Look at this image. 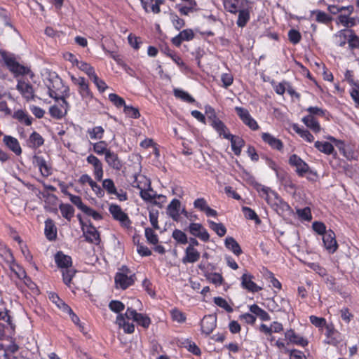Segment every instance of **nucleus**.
<instances>
[{"mask_svg": "<svg viewBox=\"0 0 359 359\" xmlns=\"http://www.w3.org/2000/svg\"><path fill=\"white\" fill-rule=\"evenodd\" d=\"M62 84V80L57 76V75H54L52 79H50L48 83H46L49 96L54 98L55 100H60L62 102L60 106L53 105L49 109L50 116L56 119L62 118L67 114L68 108V103L65 100L64 95L60 96L57 93L58 88Z\"/></svg>", "mask_w": 359, "mask_h": 359, "instance_id": "f257e3e1", "label": "nucleus"}, {"mask_svg": "<svg viewBox=\"0 0 359 359\" xmlns=\"http://www.w3.org/2000/svg\"><path fill=\"white\" fill-rule=\"evenodd\" d=\"M0 61L3 62L15 76L28 74L29 69L20 64L13 55L6 51H0Z\"/></svg>", "mask_w": 359, "mask_h": 359, "instance_id": "f03ea898", "label": "nucleus"}, {"mask_svg": "<svg viewBox=\"0 0 359 359\" xmlns=\"http://www.w3.org/2000/svg\"><path fill=\"white\" fill-rule=\"evenodd\" d=\"M135 279V275L131 273L127 266H123L114 277L116 287L126 290L134 284Z\"/></svg>", "mask_w": 359, "mask_h": 359, "instance_id": "7ed1b4c3", "label": "nucleus"}, {"mask_svg": "<svg viewBox=\"0 0 359 359\" xmlns=\"http://www.w3.org/2000/svg\"><path fill=\"white\" fill-rule=\"evenodd\" d=\"M83 235L87 242L99 245L100 243V236L97 229L90 223L88 225L84 224L83 220L80 219Z\"/></svg>", "mask_w": 359, "mask_h": 359, "instance_id": "20e7f679", "label": "nucleus"}, {"mask_svg": "<svg viewBox=\"0 0 359 359\" xmlns=\"http://www.w3.org/2000/svg\"><path fill=\"white\" fill-rule=\"evenodd\" d=\"M127 319H132L139 325L147 329L151 324V319L147 315L137 313L135 309L128 307L125 313Z\"/></svg>", "mask_w": 359, "mask_h": 359, "instance_id": "39448f33", "label": "nucleus"}, {"mask_svg": "<svg viewBox=\"0 0 359 359\" xmlns=\"http://www.w3.org/2000/svg\"><path fill=\"white\" fill-rule=\"evenodd\" d=\"M109 211L113 218L120 222V224L126 228L130 226L131 222L126 213H125L121 208L116 204L109 205Z\"/></svg>", "mask_w": 359, "mask_h": 359, "instance_id": "423d86ee", "label": "nucleus"}, {"mask_svg": "<svg viewBox=\"0 0 359 359\" xmlns=\"http://www.w3.org/2000/svg\"><path fill=\"white\" fill-rule=\"evenodd\" d=\"M288 163L291 166L295 168V171L299 176L302 177L309 171V165L297 154L291 155Z\"/></svg>", "mask_w": 359, "mask_h": 359, "instance_id": "0eeeda50", "label": "nucleus"}, {"mask_svg": "<svg viewBox=\"0 0 359 359\" xmlns=\"http://www.w3.org/2000/svg\"><path fill=\"white\" fill-rule=\"evenodd\" d=\"M235 111L243 123L248 126L251 130H257L259 129L258 123L251 116L248 109L241 107H236Z\"/></svg>", "mask_w": 359, "mask_h": 359, "instance_id": "6e6552de", "label": "nucleus"}, {"mask_svg": "<svg viewBox=\"0 0 359 359\" xmlns=\"http://www.w3.org/2000/svg\"><path fill=\"white\" fill-rule=\"evenodd\" d=\"M267 305L269 309L273 312H287L290 309L289 302L280 297H276L273 299L269 300Z\"/></svg>", "mask_w": 359, "mask_h": 359, "instance_id": "1a4fd4ad", "label": "nucleus"}, {"mask_svg": "<svg viewBox=\"0 0 359 359\" xmlns=\"http://www.w3.org/2000/svg\"><path fill=\"white\" fill-rule=\"evenodd\" d=\"M16 88L27 101L34 99L35 94L34 88L32 85L29 82L20 79L18 81Z\"/></svg>", "mask_w": 359, "mask_h": 359, "instance_id": "9d476101", "label": "nucleus"}, {"mask_svg": "<svg viewBox=\"0 0 359 359\" xmlns=\"http://www.w3.org/2000/svg\"><path fill=\"white\" fill-rule=\"evenodd\" d=\"M189 233L204 242L210 239V235L206 229L200 223H191L189 226Z\"/></svg>", "mask_w": 359, "mask_h": 359, "instance_id": "9b49d317", "label": "nucleus"}, {"mask_svg": "<svg viewBox=\"0 0 359 359\" xmlns=\"http://www.w3.org/2000/svg\"><path fill=\"white\" fill-rule=\"evenodd\" d=\"M324 246L329 253H334L338 248V244L336 241L334 232L329 229L325 234L323 236Z\"/></svg>", "mask_w": 359, "mask_h": 359, "instance_id": "f8f14e48", "label": "nucleus"}, {"mask_svg": "<svg viewBox=\"0 0 359 359\" xmlns=\"http://www.w3.org/2000/svg\"><path fill=\"white\" fill-rule=\"evenodd\" d=\"M87 162L93 166V174L97 181H101L103 175V167L100 160L95 156L90 154L86 158Z\"/></svg>", "mask_w": 359, "mask_h": 359, "instance_id": "ddd939ff", "label": "nucleus"}, {"mask_svg": "<svg viewBox=\"0 0 359 359\" xmlns=\"http://www.w3.org/2000/svg\"><path fill=\"white\" fill-rule=\"evenodd\" d=\"M217 318L214 315L205 316L201 320V331L205 335L212 332L216 327Z\"/></svg>", "mask_w": 359, "mask_h": 359, "instance_id": "4468645a", "label": "nucleus"}, {"mask_svg": "<svg viewBox=\"0 0 359 359\" xmlns=\"http://www.w3.org/2000/svg\"><path fill=\"white\" fill-rule=\"evenodd\" d=\"M248 4L247 0H223L224 9L233 14H237L238 11Z\"/></svg>", "mask_w": 359, "mask_h": 359, "instance_id": "2eb2a0df", "label": "nucleus"}, {"mask_svg": "<svg viewBox=\"0 0 359 359\" xmlns=\"http://www.w3.org/2000/svg\"><path fill=\"white\" fill-rule=\"evenodd\" d=\"M278 215H283L290 210L289 205L277 194L272 201L268 203Z\"/></svg>", "mask_w": 359, "mask_h": 359, "instance_id": "dca6fc26", "label": "nucleus"}, {"mask_svg": "<svg viewBox=\"0 0 359 359\" xmlns=\"http://www.w3.org/2000/svg\"><path fill=\"white\" fill-rule=\"evenodd\" d=\"M262 139L264 143L267 144L273 149L281 151L283 149V142L269 133H262Z\"/></svg>", "mask_w": 359, "mask_h": 359, "instance_id": "f3484780", "label": "nucleus"}, {"mask_svg": "<svg viewBox=\"0 0 359 359\" xmlns=\"http://www.w3.org/2000/svg\"><path fill=\"white\" fill-rule=\"evenodd\" d=\"M104 160L109 168L116 171L121 170L123 167L122 161L118 154L112 151H108L104 156Z\"/></svg>", "mask_w": 359, "mask_h": 359, "instance_id": "a211bd4d", "label": "nucleus"}, {"mask_svg": "<svg viewBox=\"0 0 359 359\" xmlns=\"http://www.w3.org/2000/svg\"><path fill=\"white\" fill-rule=\"evenodd\" d=\"M253 276L249 273H244L241 277V285L242 287L249 292H257L260 291L262 287L258 286L255 283L252 281Z\"/></svg>", "mask_w": 359, "mask_h": 359, "instance_id": "6ab92c4d", "label": "nucleus"}, {"mask_svg": "<svg viewBox=\"0 0 359 359\" xmlns=\"http://www.w3.org/2000/svg\"><path fill=\"white\" fill-rule=\"evenodd\" d=\"M285 337L288 340L289 343L296 344L301 346H306L308 344V341L303 337L296 334L293 330H287L285 332Z\"/></svg>", "mask_w": 359, "mask_h": 359, "instance_id": "aec40b11", "label": "nucleus"}, {"mask_svg": "<svg viewBox=\"0 0 359 359\" xmlns=\"http://www.w3.org/2000/svg\"><path fill=\"white\" fill-rule=\"evenodd\" d=\"M142 6L145 12L157 14L161 11L160 6L164 3V0H140Z\"/></svg>", "mask_w": 359, "mask_h": 359, "instance_id": "412c9836", "label": "nucleus"}, {"mask_svg": "<svg viewBox=\"0 0 359 359\" xmlns=\"http://www.w3.org/2000/svg\"><path fill=\"white\" fill-rule=\"evenodd\" d=\"M5 145L17 156L22 154V149L18 140L11 135H5L3 139Z\"/></svg>", "mask_w": 359, "mask_h": 359, "instance_id": "4be33fe9", "label": "nucleus"}, {"mask_svg": "<svg viewBox=\"0 0 359 359\" xmlns=\"http://www.w3.org/2000/svg\"><path fill=\"white\" fill-rule=\"evenodd\" d=\"M194 37V33L192 29H187L180 32L178 35L172 39V43L179 47L184 41H190Z\"/></svg>", "mask_w": 359, "mask_h": 359, "instance_id": "5701e85b", "label": "nucleus"}, {"mask_svg": "<svg viewBox=\"0 0 359 359\" xmlns=\"http://www.w3.org/2000/svg\"><path fill=\"white\" fill-rule=\"evenodd\" d=\"M55 262L57 266L61 269V270L69 268L72 264L71 257L65 255L61 251L57 252L55 254Z\"/></svg>", "mask_w": 359, "mask_h": 359, "instance_id": "b1692460", "label": "nucleus"}, {"mask_svg": "<svg viewBox=\"0 0 359 359\" xmlns=\"http://www.w3.org/2000/svg\"><path fill=\"white\" fill-rule=\"evenodd\" d=\"M201 254L195 248L191 247H187L185 250V255L182 259L183 264L195 263L200 259Z\"/></svg>", "mask_w": 359, "mask_h": 359, "instance_id": "393cba45", "label": "nucleus"}, {"mask_svg": "<svg viewBox=\"0 0 359 359\" xmlns=\"http://www.w3.org/2000/svg\"><path fill=\"white\" fill-rule=\"evenodd\" d=\"M180 201L178 199H173L168 205L167 212L168 215L176 222L180 219Z\"/></svg>", "mask_w": 359, "mask_h": 359, "instance_id": "a878e982", "label": "nucleus"}, {"mask_svg": "<svg viewBox=\"0 0 359 359\" xmlns=\"http://www.w3.org/2000/svg\"><path fill=\"white\" fill-rule=\"evenodd\" d=\"M256 190L259 193L260 197L263 198L267 203L276 197L277 194L271 190L269 187L263 186L262 184L256 185Z\"/></svg>", "mask_w": 359, "mask_h": 359, "instance_id": "bb28decb", "label": "nucleus"}, {"mask_svg": "<svg viewBox=\"0 0 359 359\" xmlns=\"http://www.w3.org/2000/svg\"><path fill=\"white\" fill-rule=\"evenodd\" d=\"M126 317L124 314H119L116 317V323L119 327L123 328L126 333L131 334L135 331V325L133 323H130L126 321Z\"/></svg>", "mask_w": 359, "mask_h": 359, "instance_id": "cd10ccee", "label": "nucleus"}, {"mask_svg": "<svg viewBox=\"0 0 359 359\" xmlns=\"http://www.w3.org/2000/svg\"><path fill=\"white\" fill-rule=\"evenodd\" d=\"M238 16L236 22L239 27H243L250 20V6L248 4L245 6L238 11Z\"/></svg>", "mask_w": 359, "mask_h": 359, "instance_id": "c85d7f7f", "label": "nucleus"}, {"mask_svg": "<svg viewBox=\"0 0 359 359\" xmlns=\"http://www.w3.org/2000/svg\"><path fill=\"white\" fill-rule=\"evenodd\" d=\"M34 163L39 168L43 176L48 177L51 174V168L43 157L35 156Z\"/></svg>", "mask_w": 359, "mask_h": 359, "instance_id": "c756f323", "label": "nucleus"}, {"mask_svg": "<svg viewBox=\"0 0 359 359\" xmlns=\"http://www.w3.org/2000/svg\"><path fill=\"white\" fill-rule=\"evenodd\" d=\"M210 126L216 130L219 136H222L225 139L230 137L231 133L229 129L220 119L211 123Z\"/></svg>", "mask_w": 359, "mask_h": 359, "instance_id": "7c9ffc66", "label": "nucleus"}, {"mask_svg": "<svg viewBox=\"0 0 359 359\" xmlns=\"http://www.w3.org/2000/svg\"><path fill=\"white\" fill-rule=\"evenodd\" d=\"M210 126L216 130L219 136H222L225 139L230 137L231 133L229 129L220 119L211 123Z\"/></svg>", "mask_w": 359, "mask_h": 359, "instance_id": "2f4dec72", "label": "nucleus"}, {"mask_svg": "<svg viewBox=\"0 0 359 359\" xmlns=\"http://www.w3.org/2000/svg\"><path fill=\"white\" fill-rule=\"evenodd\" d=\"M227 140L231 141V149L234 154L236 156L240 155L241 149L244 146L243 140L238 136H235L231 134L230 135V137L227 138Z\"/></svg>", "mask_w": 359, "mask_h": 359, "instance_id": "473e14b6", "label": "nucleus"}, {"mask_svg": "<svg viewBox=\"0 0 359 359\" xmlns=\"http://www.w3.org/2000/svg\"><path fill=\"white\" fill-rule=\"evenodd\" d=\"M304 123L315 133L320 131L321 127L318 121L311 115H307L302 118Z\"/></svg>", "mask_w": 359, "mask_h": 359, "instance_id": "72a5a7b5", "label": "nucleus"}, {"mask_svg": "<svg viewBox=\"0 0 359 359\" xmlns=\"http://www.w3.org/2000/svg\"><path fill=\"white\" fill-rule=\"evenodd\" d=\"M45 235L49 241H53L56 238L57 229L53 220L48 219L45 222Z\"/></svg>", "mask_w": 359, "mask_h": 359, "instance_id": "f704fd0d", "label": "nucleus"}, {"mask_svg": "<svg viewBox=\"0 0 359 359\" xmlns=\"http://www.w3.org/2000/svg\"><path fill=\"white\" fill-rule=\"evenodd\" d=\"M44 140L42 136L36 132H33L28 140V147L36 149L43 144Z\"/></svg>", "mask_w": 359, "mask_h": 359, "instance_id": "c9c22d12", "label": "nucleus"}, {"mask_svg": "<svg viewBox=\"0 0 359 359\" xmlns=\"http://www.w3.org/2000/svg\"><path fill=\"white\" fill-rule=\"evenodd\" d=\"M225 246L229 250L232 251L236 255L242 253V250L238 242L233 237H226L225 239Z\"/></svg>", "mask_w": 359, "mask_h": 359, "instance_id": "e433bc0d", "label": "nucleus"}, {"mask_svg": "<svg viewBox=\"0 0 359 359\" xmlns=\"http://www.w3.org/2000/svg\"><path fill=\"white\" fill-rule=\"evenodd\" d=\"M314 146L319 151L327 155L332 154L334 151L333 145L328 142L316 141Z\"/></svg>", "mask_w": 359, "mask_h": 359, "instance_id": "4c0bfd02", "label": "nucleus"}, {"mask_svg": "<svg viewBox=\"0 0 359 359\" xmlns=\"http://www.w3.org/2000/svg\"><path fill=\"white\" fill-rule=\"evenodd\" d=\"M292 129L307 142L311 143L314 141V137L308 130L299 128L297 124H293Z\"/></svg>", "mask_w": 359, "mask_h": 359, "instance_id": "58836bf2", "label": "nucleus"}, {"mask_svg": "<svg viewBox=\"0 0 359 359\" xmlns=\"http://www.w3.org/2000/svg\"><path fill=\"white\" fill-rule=\"evenodd\" d=\"M177 8L181 15H188L189 13L197 11V4L196 2H192V4H186L185 5L178 4Z\"/></svg>", "mask_w": 359, "mask_h": 359, "instance_id": "ea45409f", "label": "nucleus"}, {"mask_svg": "<svg viewBox=\"0 0 359 359\" xmlns=\"http://www.w3.org/2000/svg\"><path fill=\"white\" fill-rule=\"evenodd\" d=\"M251 313L259 317L262 320H269L270 316L266 311L258 306L257 304H253L250 306Z\"/></svg>", "mask_w": 359, "mask_h": 359, "instance_id": "a19ab883", "label": "nucleus"}, {"mask_svg": "<svg viewBox=\"0 0 359 359\" xmlns=\"http://www.w3.org/2000/svg\"><path fill=\"white\" fill-rule=\"evenodd\" d=\"M10 259H11V264H10V269L12 271H13L18 278L20 279H23L27 278L25 271L18 264H16L13 259V256L10 254Z\"/></svg>", "mask_w": 359, "mask_h": 359, "instance_id": "79ce46f5", "label": "nucleus"}, {"mask_svg": "<svg viewBox=\"0 0 359 359\" xmlns=\"http://www.w3.org/2000/svg\"><path fill=\"white\" fill-rule=\"evenodd\" d=\"M209 227L214 231L219 237L224 236L226 233V229L222 223H216L212 220H208Z\"/></svg>", "mask_w": 359, "mask_h": 359, "instance_id": "37998d69", "label": "nucleus"}, {"mask_svg": "<svg viewBox=\"0 0 359 359\" xmlns=\"http://www.w3.org/2000/svg\"><path fill=\"white\" fill-rule=\"evenodd\" d=\"M59 209L61 212L62 217L67 219L68 221H70L72 217L74 216V208L69 204L62 203L60 205Z\"/></svg>", "mask_w": 359, "mask_h": 359, "instance_id": "c03bdc74", "label": "nucleus"}, {"mask_svg": "<svg viewBox=\"0 0 359 359\" xmlns=\"http://www.w3.org/2000/svg\"><path fill=\"white\" fill-rule=\"evenodd\" d=\"M75 273L76 270L72 266L62 270L63 282L66 285H67L69 287H71V282Z\"/></svg>", "mask_w": 359, "mask_h": 359, "instance_id": "a18cd8bd", "label": "nucleus"}, {"mask_svg": "<svg viewBox=\"0 0 359 359\" xmlns=\"http://www.w3.org/2000/svg\"><path fill=\"white\" fill-rule=\"evenodd\" d=\"M87 133L90 139L100 140L103 137L104 130L102 126H95L92 128H88Z\"/></svg>", "mask_w": 359, "mask_h": 359, "instance_id": "49530a36", "label": "nucleus"}, {"mask_svg": "<svg viewBox=\"0 0 359 359\" xmlns=\"http://www.w3.org/2000/svg\"><path fill=\"white\" fill-rule=\"evenodd\" d=\"M132 186L137 188L140 191L144 187H149L151 183L149 180L145 177L140 176L139 178L137 177H135V180L132 183Z\"/></svg>", "mask_w": 359, "mask_h": 359, "instance_id": "de8ad7c7", "label": "nucleus"}, {"mask_svg": "<svg viewBox=\"0 0 359 359\" xmlns=\"http://www.w3.org/2000/svg\"><path fill=\"white\" fill-rule=\"evenodd\" d=\"M93 151L98 155L104 154V156L107 155L108 151H111L107 148V143L105 141H100L93 144Z\"/></svg>", "mask_w": 359, "mask_h": 359, "instance_id": "09e8293b", "label": "nucleus"}, {"mask_svg": "<svg viewBox=\"0 0 359 359\" xmlns=\"http://www.w3.org/2000/svg\"><path fill=\"white\" fill-rule=\"evenodd\" d=\"M103 190L106 191L108 194L113 195L117 194V189L114 181L111 179H104L102 183Z\"/></svg>", "mask_w": 359, "mask_h": 359, "instance_id": "8fccbe9b", "label": "nucleus"}, {"mask_svg": "<svg viewBox=\"0 0 359 359\" xmlns=\"http://www.w3.org/2000/svg\"><path fill=\"white\" fill-rule=\"evenodd\" d=\"M327 10L330 13L333 15H336L343 11H347L348 15H351L353 11V7L352 6H337L335 5H329Z\"/></svg>", "mask_w": 359, "mask_h": 359, "instance_id": "3c124183", "label": "nucleus"}, {"mask_svg": "<svg viewBox=\"0 0 359 359\" xmlns=\"http://www.w3.org/2000/svg\"><path fill=\"white\" fill-rule=\"evenodd\" d=\"M13 118L19 121L24 122L27 126H30L32 123V117L22 110L16 111L13 114Z\"/></svg>", "mask_w": 359, "mask_h": 359, "instance_id": "603ef678", "label": "nucleus"}, {"mask_svg": "<svg viewBox=\"0 0 359 359\" xmlns=\"http://www.w3.org/2000/svg\"><path fill=\"white\" fill-rule=\"evenodd\" d=\"M174 95L176 97L189 103H193L195 102V100L187 92L181 89H175Z\"/></svg>", "mask_w": 359, "mask_h": 359, "instance_id": "864d4df0", "label": "nucleus"}, {"mask_svg": "<svg viewBox=\"0 0 359 359\" xmlns=\"http://www.w3.org/2000/svg\"><path fill=\"white\" fill-rule=\"evenodd\" d=\"M326 332L325 335L329 339V344H334L337 342V339H335L334 335L337 334V330L334 329V325L332 324H327L325 325Z\"/></svg>", "mask_w": 359, "mask_h": 359, "instance_id": "5fc2aeb1", "label": "nucleus"}, {"mask_svg": "<svg viewBox=\"0 0 359 359\" xmlns=\"http://www.w3.org/2000/svg\"><path fill=\"white\" fill-rule=\"evenodd\" d=\"M77 67L86 73L90 79L93 77V75L96 74L93 67L85 62L80 61V62H77Z\"/></svg>", "mask_w": 359, "mask_h": 359, "instance_id": "6e6d98bb", "label": "nucleus"}, {"mask_svg": "<svg viewBox=\"0 0 359 359\" xmlns=\"http://www.w3.org/2000/svg\"><path fill=\"white\" fill-rule=\"evenodd\" d=\"M172 319L180 323H184L186 321L185 314L177 309H173L170 311Z\"/></svg>", "mask_w": 359, "mask_h": 359, "instance_id": "4d7b16f0", "label": "nucleus"}, {"mask_svg": "<svg viewBox=\"0 0 359 359\" xmlns=\"http://www.w3.org/2000/svg\"><path fill=\"white\" fill-rule=\"evenodd\" d=\"M145 237L148 243L152 245H156L158 243L157 234L151 228L145 229Z\"/></svg>", "mask_w": 359, "mask_h": 359, "instance_id": "13d9d810", "label": "nucleus"}, {"mask_svg": "<svg viewBox=\"0 0 359 359\" xmlns=\"http://www.w3.org/2000/svg\"><path fill=\"white\" fill-rule=\"evenodd\" d=\"M208 280L215 285H221L223 283V278L220 273H210L206 275Z\"/></svg>", "mask_w": 359, "mask_h": 359, "instance_id": "bf43d9fd", "label": "nucleus"}, {"mask_svg": "<svg viewBox=\"0 0 359 359\" xmlns=\"http://www.w3.org/2000/svg\"><path fill=\"white\" fill-rule=\"evenodd\" d=\"M313 14L315 15L316 21L319 22L328 23L332 20V18L323 11H315Z\"/></svg>", "mask_w": 359, "mask_h": 359, "instance_id": "052dcab7", "label": "nucleus"}, {"mask_svg": "<svg viewBox=\"0 0 359 359\" xmlns=\"http://www.w3.org/2000/svg\"><path fill=\"white\" fill-rule=\"evenodd\" d=\"M172 238L181 244H186L187 243V236L182 231L175 229L172 232Z\"/></svg>", "mask_w": 359, "mask_h": 359, "instance_id": "680f3d73", "label": "nucleus"}, {"mask_svg": "<svg viewBox=\"0 0 359 359\" xmlns=\"http://www.w3.org/2000/svg\"><path fill=\"white\" fill-rule=\"evenodd\" d=\"M79 93L83 99L90 100L93 97V94L89 89L88 84L86 83L79 88Z\"/></svg>", "mask_w": 359, "mask_h": 359, "instance_id": "e2e57ef3", "label": "nucleus"}, {"mask_svg": "<svg viewBox=\"0 0 359 359\" xmlns=\"http://www.w3.org/2000/svg\"><path fill=\"white\" fill-rule=\"evenodd\" d=\"M109 100L117 107H125V100L117 94L111 93L109 95Z\"/></svg>", "mask_w": 359, "mask_h": 359, "instance_id": "0e129e2a", "label": "nucleus"}, {"mask_svg": "<svg viewBox=\"0 0 359 359\" xmlns=\"http://www.w3.org/2000/svg\"><path fill=\"white\" fill-rule=\"evenodd\" d=\"M214 302L216 305L224 309L227 312L230 313L233 311L232 307L228 304L226 300L223 299L222 297H215Z\"/></svg>", "mask_w": 359, "mask_h": 359, "instance_id": "69168bd1", "label": "nucleus"}, {"mask_svg": "<svg viewBox=\"0 0 359 359\" xmlns=\"http://www.w3.org/2000/svg\"><path fill=\"white\" fill-rule=\"evenodd\" d=\"M242 211H243L245 217L247 219H251V220H255L257 222H260V220H259L257 215L256 214V212L252 209H251L250 208L243 207L242 208Z\"/></svg>", "mask_w": 359, "mask_h": 359, "instance_id": "338daca9", "label": "nucleus"}, {"mask_svg": "<svg viewBox=\"0 0 359 359\" xmlns=\"http://www.w3.org/2000/svg\"><path fill=\"white\" fill-rule=\"evenodd\" d=\"M124 112L130 118H137L140 116L138 109L133 107V106L126 105L124 107Z\"/></svg>", "mask_w": 359, "mask_h": 359, "instance_id": "774afa93", "label": "nucleus"}]
</instances>
